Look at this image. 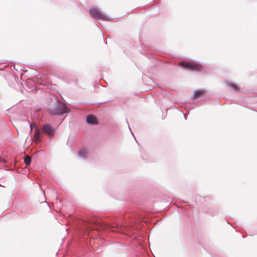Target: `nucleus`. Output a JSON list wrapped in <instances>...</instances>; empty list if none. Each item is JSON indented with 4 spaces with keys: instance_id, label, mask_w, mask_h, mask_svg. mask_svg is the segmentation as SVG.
<instances>
[{
    "instance_id": "39448f33",
    "label": "nucleus",
    "mask_w": 257,
    "mask_h": 257,
    "mask_svg": "<svg viewBox=\"0 0 257 257\" xmlns=\"http://www.w3.org/2000/svg\"><path fill=\"white\" fill-rule=\"evenodd\" d=\"M44 133L47 134L49 136H52L54 134V129L48 124H44L42 127Z\"/></svg>"
},
{
    "instance_id": "9b49d317",
    "label": "nucleus",
    "mask_w": 257,
    "mask_h": 257,
    "mask_svg": "<svg viewBox=\"0 0 257 257\" xmlns=\"http://www.w3.org/2000/svg\"><path fill=\"white\" fill-rule=\"evenodd\" d=\"M31 162V158L30 156H27L24 158V162L27 166L29 165Z\"/></svg>"
},
{
    "instance_id": "0eeeda50",
    "label": "nucleus",
    "mask_w": 257,
    "mask_h": 257,
    "mask_svg": "<svg viewBox=\"0 0 257 257\" xmlns=\"http://www.w3.org/2000/svg\"><path fill=\"white\" fill-rule=\"evenodd\" d=\"M86 121L88 123L96 124L97 123L96 118L92 115H89L87 116Z\"/></svg>"
},
{
    "instance_id": "f257e3e1",
    "label": "nucleus",
    "mask_w": 257,
    "mask_h": 257,
    "mask_svg": "<svg viewBox=\"0 0 257 257\" xmlns=\"http://www.w3.org/2000/svg\"><path fill=\"white\" fill-rule=\"evenodd\" d=\"M84 225L86 227L87 230L89 229L101 230L109 229L111 231L114 232H121V226L116 224L115 226L109 224L102 223L100 221L93 219L87 221H83Z\"/></svg>"
},
{
    "instance_id": "9d476101",
    "label": "nucleus",
    "mask_w": 257,
    "mask_h": 257,
    "mask_svg": "<svg viewBox=\"0 0 257 257\" xmlns=\"http://www.w3.org/2000/svg\"><path fill=\"white\" fill-rule=\"evenodd\" d=\"M98 242V240L97 239L94 240V239H91L90 240V244L94 249H97L95 244H97Z\"/></svg>"
},
{
    "instance_id": "f03ea898",
    "label": "nucleus",
    "mask_w": 257,
    "mask_h": 257,
    "mask_svg": "<svg viewBox=\"0 0 257 257\" xmlns=\"http://www.w3.org/2000/svg\"><path fill=\"white\" fill-rule=\"evenodd\" d=\"M52 103L55 106H50L49 108V111L52 114L60 115L70 111L69 109L62 102L54 100L52 101Z\"/></svg>"
},
{
    "instance_id": "20e7f679",
    "label": "nucleus",
    "mask_w": 257,
    "mask_h": 257,
    "mask_svg": "<svg viewBox=\"0 0 257 257\" xmlns=\"http://www.w3.org/2000/svg\"><path fill=\"white\" fill-rule=\"evenodd\" d=\"M90 15L95 19L105 20L106 16L99 10L96 8H92L89 10Z\"/></svg>"
},
{
    "instance_id": "f8f14e48",
    "label": "nucleus",
    "mask_w": 257,
    "mask_h": 257,
    "mask_svg": "<svg viewBox=\"0 0 257 257\" xmlns=\"http://www.w3.org/2000/svg\"><path fill=\"white\" fill-rule=\"evenodd\" d=\"M228 85L231 87L232 88H233L234 90H236V91H239V87L235 84L234 83H228Z\"/></svg>"
},
{
    "instance_id": "6e6552de",
    "label": "nucleus",
    "mask_w": 257,
    "mask_h": 257,
    "mask_svg": "<svg viewBox=\"0 0 257 257\" xmlns=\"http://www.w3.org/2000/svg\"><path fill=\"white\" fill-rule=\"evenodd\" d=\"M205 93V91L203 90H199L195 91L193 94V99L198 98L203 96Z\"/></svg>"
},
{
    "instance_id": "ddd939ff",
    "label": "nucleus",
    "mask_w": 257,
    "mask_h": 257,
    "mask_svg": "<svg viewBox=\"0 0 257 257\" xmlns=\"http://www.w3.org/2000/svg\"><path fill=\"white\" fill-rule=\"evenodd\" d=\"M4 162H5V160L0 157V163H4Z\"/></svg>"
},
{
    "instance_id": "1a4fd4ad",
    "label": "nucleus",
    "mask_w": 257,
    "mask_h": 257,
    "mask_svg": "<svg viewBox=\"0 0 257 257\" xmlns=\"http://www.w3.org/2000/svg\"><path fill=\"white\" fill-rule=\"evenodd\" d=\"M87 154V151L86 149H82L78 152V155L81 157H85Z\"/></svg>"
},
{
    "instance_id": "7ed1b4c3",
    "label": "nucleus",
    "mask_w": 257,
    "mask_h": 257,
    "mask_svg": "<svg viewBox=\"0 0 257 257\" xmlns=\"http://www.w3.org/2000/svg\"><path fill=\"white\" fill-rule=\"evenodd\" d=\"M179 65L184 69L194 71H200L202 68L201 65L193 62H181Z\"/></svg>"
},
{
    "instance_id": "423d86ee",
    "label": "nucleus",
    "mask_w": 257,
    "mask_h": 257,
    "mask_svg": "<svg viewBox=\"0 0 257 257\" xmlns=\"http://www.w3.org/2000/svg\"><path fill=\"white\" fill-rule=\"evenodd\" d=\"M30 126L31 128H32L33 127H35V132L34 136V137L35 138V140L36 141H40L41 139V132L40 130L37 127L34 123H32Z\"/></svg>"
}]
</instances>
